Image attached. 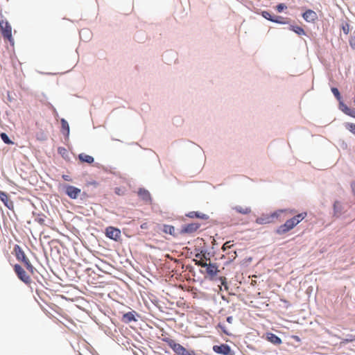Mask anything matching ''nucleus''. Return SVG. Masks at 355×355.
Returning a JSON list of instances; mask_svg holds the SVG:
<instances>
[{
  "mask_svg": "<svg viewBox=\"0 0 355 355\" xmlns=\"http://www.w3.org/2000/svg\"><path fill=\"white\" fill-rule=\"evenodd\" d=\"M307 216L306 212H302L287 220L283 225H280L276 230L277 234H284L297 226Z\"/></svg>",
  "mask_w": 355,
  "mask_h": 355,
  "instance_id": "f257e3e1",
  "label": "nucleus"
},
{
  "mask_svg": "<svg viewBox=\"0 0 355 355\" xmlns=\"http://www.w3.org/2000/svg\"><path fill=\"white\" fill-rule=\"evenodd\" d=\"M14 252L16 259L18 261H21L24 264L26 268L30 273H31L32 275L34 274L35 269L31 264L30 260L26 256L21 248L18 245H15L14 247Z\"/></svg>",
  "mask_w": 355,
  "mask_h": 355,
  "instance_id": "f03ea898",
  "label": "nucleus"
},
{
  "mask_svg": "<svg viewBox=\"0 0 355 355\" xmlns=\"http://www.w3.org/2000/svg\"><path fill=\"white\" fill-rule=\"evenodd\" d=\"M0 31L4 37L13 45L14 40L12 36V27L2 14H0Z\"/></svg>",
  "mask_w": 355,
  "mask_h": 355,
  "instance_id": "7ed1b4c3",
  "label": "nucleus"
},
{
  "mask_svg": "<svg viewBox=\"0 0 355 355\" xmlns=\"http://www.w3.org/2000/svg\"><path fill=\"white\" fill-rule=\"evenodd\" d=\"M331 92L336 98V99L339 101V109L345 114L355 118V109H352L349 107L347 105H345L342 101V98L338 89L336 87H332Z\"/></svg>",
  "mask_w": 355,
  "mask_h": 355,
  "instance_id": "20e7f679",
  "label": "nucleus"
},
{
  "mask_svg": "<svg viewBox=\"0 0 355 355\" xmlns=\"http://www.w3.org/2000/svg\"><path fill=\"white\" fill-rule=\"evenodd\" d=\"M286 213L287 215H293L296 213L295 209H279L267 217H260L256 220V222L259 224H267L272 222L271 218L278 217L280 213Z\"/></svg>",
  "mask_w": 355,
  "mask_h": 355,
  "instance_id": "39448f33",
  "label": "nucleus"
},
{
  "mask_svg": "<svg viewBox=\"0 0 355 355\" xmlns=\"http://www.w3.org/2000/svg\"><path fill=\"white\" fill-rule=\"evenodd\" d=\"M167 345L178 355H193L192 353L189 352L185 347L179 343H177L174 340L167 339L165 340Z\"/></svg>",
  "mask_w": 355,
  "mask_h": 355,
  "instance_id": "423d86ee",
  "label": "nucleus"
},
{
  "mask_svg": "<svg viewBox=\"0 0 355 355\" xmlns=\"http://www.w3.org/2000/svg\"><path fill=\"white\" fill-rule=\"evenodd\" d=\"M14 271L17 275V277L23 282L24 284L27 285H30L31 284V278L27 274V272L24 270V268L19 264H15L14 266Z\"/></svg>",
  "mask_w": 355,
  "mask_h": 355,
  "instance_id": "0eeeda50",
  "label": "nucleus"
},
{
  "mask_svg": "<svg viewBox=\"0 0 355 355\" xmlns=\"http://www.w3.org/2000/svg\"><path fill=\"white\" fill-rule=\"evenodd\" d=\"M200 227V224L197 223H193L190 224L185 225L182 227L180 234H193L196 232Z\"/></svg>",
  "mask_w": 355,
  "mask_h": 355,
  "instance_id": "6e6552de",
  "label": "nucleus"
},
{
  "mask_svg": "<svg viewBox=\"0 0 355 355\" xmlns=\"http://www.w3.org/2000/svg\"><path fill=\"white\" fill-rule=\"evenodd\" d=\"M106 236L113 240L117 241L121 237V231L113 227H108L105 230Z\"/></svg>",
  "mask_w": 355,
  "mask_h": 355,
  "instance_id": "1a4fd4ad",
  "label": "nucleus"
},
{
  "mask_svg": "<svg viewBox=\"0 0 355 355\" xmlns=\"http://www.w3.org/2000/svg\"><path fill=\"white\" fill-rule=\"evenodd\" d=\"M65 193L72 199H76L80 193V189L73 186L67 185L65 187Z\"/></svg>",
  "mask_w": 355,
  "mask_h": 355,
  "instance_id": "9d476101",
  "label": "nucleus"
},
{
  "mask_svg": "<svg viewBox=\"0 0 355 355\" xmlns=\"http://www.w3.org/2000/svg\"><path fill=\"white\" fill-rule=\"evenodd\" d=\"M214 351L217 354L223 355H230L231 352V348L226 344H222L220 345H214L213 347Z\"/></svg>",
  "mask_w": 355,
  "mask_h": 355,
  "instance_id": "9b49d317",
  "label": "nucleus"
},
{
  "mask_svg": "<svg viewBox=\"0 0 355 355\" xmlns=\"http://www.w3.org/2000/svg\"><path fill=\"white\" fill-rule=\"evenodd\" d=\"M302 17L307 22H315L318 19L317 13L314 10L310 9L305 11L303 13Z\"/></svg>",
  "mask_w": 355,
  "mask_h": 355,
  "instance_id": "f8f14e48",
  "label": "nucleus"
},
{
  "mask_svg": "<svg viewBox=\"0 0 355 355\" xmlns=\"http://www.w3.org/2000/svg\"><path fill=\"white\" fill-rule=\"evenodd\" d=\"M0 200L9 209H12L14 208L13 202L10 199L8 195L2 191H0Z\"/></svg>",
  "mask_w": 355,
  "mask_h": 355,
  "instance_id": "ddd939ff",
  "label": "nucleus"
},
{
  "mask_svg": "<svg viewBox=\"0 0 355 355\" xmlns=\"http://www.w3.org/2000/svg\"><path fill=\"white\" fill-rule=\"evenodd\" d=\"M196 259H194V261L196 263V265H198L201 267H205L207 266V262L205 261V260H207L206 255L205 253H202V252L200 253H197L196 254Z\"/></svg>",
  "mask_w": 355,
  "mask_h": 355,
  "instance_id": "4468645a",
  "label": "nucleus"
},
{
  "mask_svg": "<svg viewBox=\"0 0 355 355\" xmlns=\"http://www.w3.org/2000/svg\"><path fill=\"white\" fill-rule=\"evenodd\" d=\"M205 268H206L207 275L211 277L215 276L218 272V266L215 263H207V266Z\"/></svg>",
  "mask_w": 355,
  "mask_h": 355,
  "instance_id": "2eb2a0df",
  "label": "nucleus"
},
{
  "mask_svg": "<svg viewBox=\"0 0 355 355\" xmlns=\"http://www.w3.org/2000/svg\"><path fill=\"white\" fill-rule=\"evenodd\" d=\"M139 196L146 202H151L150 194L148 191L144 189H140L138 191Z\"/></svg>",
  "mask_w": 355,
  "mask_h": 355,
  "instance_id": "dca6fc26",
  "label": "nucleus"
},
{
  "mask_svg": "<svg viewBox=\"0 0 355 355\" xmlns=\"http://www.w3.org/2000/svg\"><path fill=\"white\" fill-rule=\"evenodd\" d=\"M266 339L275 345H279L282 343L281 338L272 333H267Z\"/></svg>",
  "mask_w": 355,
  "mask_h": 355,
  "instance_id": "f3484780",
  "label": "nucleus"
},
{
  "mask_svg": "<svg viewBox=\"0 0 355 355\" xmlns=\"http://www.w3.org/2000/svg\"><path fill=\"white\" fill-rule=\"evenodd\" d=\"M261 15L266 19L271 21L272 22H275L277 24H286V21H278L277 18H275V17H272L270 13L268 11H263L261 12Z\"/></svg>",
  "mask_w": 355,
  "mask_h": 355,
  "instance_id": "a211bd4d",
  "label": "nucleus"
},
{
  "mask_svg": "<svg viewBox=\"0 0 355 355\" xmlns=\"http://www.w3.org/2000/svg\"><path fill=\"white\" fill-rule=\"evenodd\" d=\"M78 159L81 162H86L87 164H92L94 162V159L92 156L85 153L79 154Z\"/></svg>",
  "mask_w": 355,
  "mask_h": 355,
  "instance_id": "6ab92c4d",
  "label": "nucleus"
},
{
  "mask_svg": "<svg viewBox=\"0 0 355 355\" xmlns=\"http://www.w3.org/2000/svg\"><path fill=\"white\" fill-rule=\"evenodd\" d=\"M135 312H128L123 315L122 320L125 323H129L132 321H136L135 317Z\"/></svg>",
  "mask_w": 355,
  "mask_h": 355,
  "instance_id": "aec40b11",
  "label": "nucleus"
},
{
  "mask_svg": "<svg viewBox=\"0 0 355 355\" xmlns=\"http://www.w3.org/2000/svg\"><path fill=\"white\" fill-rule=\"evenodd\" d=\"M234 209L240 214H248L251 212V209L248 207H243L241 205H238L234 207Z\"/></svg>",
  "mask_w": 355,
  "mask_h": 355,
  "instance_id": "412c9836",
  "label": "nucleus"
},
{
  "mask_svg": "<svg viewBox=\"0 0 355 355\" xmlns=\"http://www.w3.org/2000/svg\"><path fill=\"white\" fill-rule=\"evenodd\" d=\"M163 232L166 234H169L173 236H175V229L173 226L170 225H164L163 226Z\"/></svg>",
  "mask_w": 355,
  "mask_h": 355,
  "instance_id": "4be33fe9",
  "label": "nucleus"
},
{
  "mask_svg": "<svg viewBox=\"0 0 355 355\" xmlns=\"http://www.w3.org/2000/svg\"><path fill=\"white\" fill-rule=\"evenodd\" d=\"M189 218H199L202 219H207V217L205 214L199 213L197 211H191L187 215Z\"/></svg>",
  "mask_w": 355,
  "mask_h": 355,
  "instance_id": "5701e85b",
  "label": "nucleus"
},
{
  "mask_svg": "<svg viewBox=\"0 0 355 355\" xmlns=\"http://www.w3.org/2000/svg\"><path fill=\"white\" fill-rule=\"evenodd\" d=\"M60 122H61V127H62V131H64L67 135H69V125L67 121L65 119H62Z\"/></svg>",
  "mask_w": 355,
  "mask_h": 355,
  "instance_id": "b1692460",
  "label": "nucleus"
},
{
  "mask_svg": "<svg viewBox=\"0 0 355 355\" xmlns=\"http://www.w3.org/2000/svg\"><path fill=\"white\" fill-rule=\"evenodd\" d=\"M291 30H292L293 31H294L295 33H296L299 35H302L305 34L304 30L302 27H300V26H291Z\"/></svg>",
  "mask_w": 355,
  "mask_h": 355,
  "instance_id": "393cba45",
  "label": "nucleus"
},
{
  "mask_svg": "<svg viewBox=\"0 0 355 355\" xmlns=\"http://www.w3.org/2000/svg\"><path fill=\"white\" fill-rule=\"evenodd\" d=\"M1 138L3 141V142L6 144H13V142L10 139L8 136L5 132H2L1 134Z\"/></svg>",
  "mask_w": 355,
  "mask_h": 355,
  "instance_id": "a878e982",
  "label": "nucleus"
},
{
  "mask_svg": "<svg viewBox=\"0 0 355 355\" xmlns=\"http://www.w3.org/2000/svg\"><path fill=\"white\" fill-rule=\"evenodd\" d=\"M334 214L337 216L340 214V204L338 201H336L334 204Z\"/></svg>",
  "mask_w": 355,
  "mask_h": 355,
  "instance_id": "bb28decb",
  "label": "nucleus"
},
{
  "mask_svg": "<svg viewBox=\"0 0 355 355\" xmlns=\"http://www.w3.org/2000/svg\"><path fill=\"white\" fill-rule=\"evenodd\" d=\"M345 126L349 132L355 135V123H347Z\"/></svg>",
  "mask_w": 355,
  "mask_h": 355,
  "instance_id": "cd10ccee",
  "label": "nucleus"
},
{
  "mask_svg": "<svg viewBox=\"0 0 355 355\" xmlns=\"http://www.w3.org/2000/svg\"><path fill=\"white\" fill-rule=\"evenodd\" d=\"M342 30L345 35L349 34V33L350 31L349 24L348 23L343 24H342Z\"/></svg>",
  "mask_w": 355,
  "mask_h": 355,
  "instance_id": "c85d7f7f",
  "label": "nucleus"
},
{
  "mask_svg": "<svg viewBox=\"0 0 355 355\" xmlns=\"http://www.w3.org/2000/svg\"><path fill=\"white\" fill-rule=\"evenodd\" d=\"M350 46L355 50V35L351 36L349 40Z\"/></svg>",
  "mask_w": 355,
  "mask_h": 355,
  "instance_id": "c756f323",
  "label": "nucleus"
},
{
  "mask_svg": "<svg viewBox=\"0 0 355 355\" xmlns=\"http://www.w3.org/2000/svg\"><path fill=\"white\" fill-rule=\"evenodd\" d=\"M286 8V6H285V4L284 3H279L277 6V10L279 12H282L284 9Z\"/></svg>",
  "mask_w": 355,
  "mask_h": 355,
  "instance_id": "7c9ffc66",
  "label": "nucleus"
},
{
  "mask_svg": "<svg viewBox=\"0 0 355 355\" xmlns=\"http://www.w3.org/2000/svg\"><path fill=\"white\" fill-rule=\"evenodd\" d=\"M35 221L42 225H45V220L43 217H40V216L37 217L35 218Z\"/></svg>",
  "mask_w": 355,
  "mask_h": 355,
  "instance_id": "2f4dec72",
  "label": "nucleus"
},
{
  "mask_svg": "<svg viewBox=\"0 0 355 355\" xmlns=\"http://www.w3.org/2000/svg\"><path fill=\"white\" fill-rule=\"evenodd\" d=\"M230 243H231V241H227V242H225V243L223 244V247H222V250H223V251H225L227 249L230 248L232 247V245H231V244H230Z\"/></svg>",
  "mask_w": 355,
  "mask_h": 355,
  "instance_id": "473e14b6",
  "label": "nucleus"
},
{
  "mask_svg": "<svg viewBox=\"0 0 355 355\" xmlns=\"http://www.w3.org/2000/svg\"><path fill=\"white\" fill-rule=\"evenodd\" d=\"M220 282H221V284L223 286H224V287L225 288V289H227V282H226V278L224 277H221L220 278Z\"/></svg>",
  "mask_w": 355,
  "mask_h": 355,
  "instance_id": "72a5a7b5",
  "label": "nucleus"
},
{
  "mask_svg": "<svg viewBox=\"0 0 355 355\" xmlns=\"http://www.w3.org/2000/svg\"><path fill=\"white\" fill-rule=\"evenodd\" d=\"M140 227L141 229H147L148 227V225L147 223H144L141 224Z\"/></svg>",
  "mask_w": 355,
  "mask_h": 355,
  "instance_id": "f704fd0d",
  "label": "nucleus"
},
{
  "mask_svg": "<svg viewBox=\"0 0 355 355\" xmlns=\"http://www.w3.org/2000/svg\"><path fill=\"white\" fill-rule=\"evenodd\" d=\"M233 321V317L232 316H228L227 318V322L229 323H232Z\"/></svg>",
  "mask_w": 355,
  "mask_h": 355,
  "instance_id": "c9c22d12",
  "label": "nucleus"
},
{
  "mask_svg": "<svg viewBox=\"0 0 355 355\" xmlns=\"http://www.w3.org/2000/svg\"><path fill=\"white\" fill-rule=\"evenodd\" d=\"M351 187H352V190L353 194L355 196V183L352 184Z\"/></svg>",
  "mask_w": 355,
  "mask_h": 355,
  "instance_id": "e433bc0d",
  "label": "nucleus"
},
{
  "mask_svg": "<svg viewBox=\"0 0 355 355\" xmlns=\"http://www.w3.org/2000/svg\"><path fill=\"white\" fill-rule=\"evenodd\" d=\"M62 178H64V180H67V181L71 180V179L69 178V177L68 175H63Z\"/></svg>",
  "mask_w": 355,
  "mask_h": 355,
  "instance_id": "4c0bfd02",
  "label": "nucleus"
},
{
  "mask_svg": "<svg viewBox=\"0 0 355 355\" xmlns=\"http://www.w3.org/2000/svg\"><path fill=\"white\" fill-rule=\"evenodd\" d=\"M275 18H277L278 21H284V18L281 16H277V17H275Z\"/></svg>",
  "mask_w": 355,
  "mask_h": 355,
  "instance_id": "58836bf2",
  "label": "nucleus"
},
{
  "mask_svg": "<svg viewBox=\"0 0 355 355\" xmlns=\"http://www.w3.org/2000/svg\"><path fill=\"white\" fill-rule=\"evenodd\" d=\"M354 340H355V338H354V337H353L352 338L349 339V341H350V342H352V341H354Z\"/></svg>",
  "mask_w": 355,
  "mask_h": 355,
  "instance_id": "ea45409f",
  "label": "nucleus"
},
{
  "mask_svg": "<svg viewBox=\"0 0 355 355\" xmlns=\"http://www.w3.org/2000/svg\"><path fill=\"white\" fill-rule=\"evenodd\" d=\"M79 355H83V354H80Z\"/></svg>",
  "mask_w": 355,
  "mask_h": 355,
  "instance_id": "a19ab883",
  "label": "nucleus"
}]
</instances>
